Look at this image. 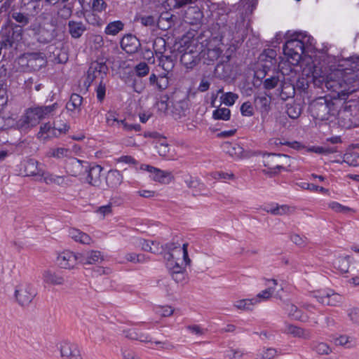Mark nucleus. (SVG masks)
Returning a JSON list of instances; mask_svg holds the SVG:
<instances>
[{"instance_id":"obj_1","label":"nucleus","mask_w":359,"mask_h":359,"mask_svg":"<svg viewBox=\"0 0 359 359\" xmlns=\"http://www.w3.org/2000/svg\"><path fill=\"white\" fill-rule=\"evenodd\" d=\"M359 71V57L351 56L338 59L337 65L331 66V73L326 80L314 79L315 86L322 88L323 85L330 90L339 94L346 90L348 84L358 76L355 72Z\"/></svg>"},{"instance_id":"obj_2","label":"nucleus","mask_w":359,"mask_h":359,"mask_svg":"<svg viewBox=\"0 0 359 359\" xmlns=\"http://www.w3.org/2000/svg\"><path fill=\"white\" fill-rule=\"evenodd\" d=\"M217 15L215 26L221 39L244 41L248 34V23L245 22L243 13L237 17V14L231 12L229 7L222 5L217 8Z\"/></svg>"},{"instance_id":"obj_3","label":"nucleus","mask_w":359,"mask_h":359,"mask_svg":"<svg viewBox=\"0 0 359 359\" xmlns=\"http://www.w3.org/2000/svg\"><path fill=\"white\" fill-rule=\"evenodd\" d=\"M309 111L315 119L328 120L331 116H335L338 109L334 102L326 97H320L309 104Z\"/></svg>"},{"instance_id":"obj_4","label":"nucleus","mask_w":359,"mask_h":359,"mask_svg":"<svg viewBox=\"0 0 359 359\" xmlns=\"http://www.w3.org/2000/svg\"><path fill=\"white\" fill-rule=\"evenodd\" d=\"M2 41L4 48H11L15 41L22 39V29L11 20H8L6 25L1 29Z\"/></svg>"},{"instance_id":"obj_5","label":"nucleus","mask_w":359,"mask_h":359,"mask_svg":"<svg viewBox=\"0 0 359 359\" xmlns=\"http://www.w3.org/2000/svg\"><path fill=\"white\" fill-rule=\"evenodd\" d=\"M283 49L284 55L291 59L293 64H297L305 52L303 42L297 37L295 34L292 39L286 41Z\"/></svg>"},{"instance_id":"obj_6","label":"nucleus","mask_w":359,"mask_h":359,"mask_svg":"<svg viewBox=\"0 0 359 359\" xmlns=\"http://www.w3.org/2000/svg\"><path fill=\"white\" fill-rule=\"evenodd\" d=\"M280 157H288L285 154H276L274 153H266L262 156V163L267 169L262 170V172L272 177L277 175L284 167L279 165L278 159Z\"/></svg>"},{"instance_id":"obj_7","label":"nucleus","mask_w":359,"mask_h":359,"mask_svg":"<svg viewBox=\"0 0 359 359\" xmlns=\"http://www.w3.org/2000/svg\"><path fill=\"white\" fill-rule=\"evenodd\" d=\"M188 245H189L187 243H184L181 245L178 242H171L168 243L164 245H161V248L163 249V250L168 252L166 254L168 255V257H166L167 259L171 258L175 259L176 255H182L185 266H189L190 265L191 261L188 255Z\"/></svg>"},{"instance_id":"obj_8","label":"nucleus","mask_w":359,"mask_h":359,"mask_svg":"<svg viewBox=\"0 0 359 359\" xmlns=\"http://www.w3.org/2000/svg\"><path fill=\"white\" fill-rule=\"evenodd\" d=\"M107 72L108 67L105 62H92L87 71L86 83H88V86H90L96 79H100V81H103L104 78L107 76Z\"/></svg>"},{"instance_id":"obj_9","label":"nucleus","mask_w":359,"mask_h":359,"mask_svg":"<svg viewBox=\"0 0 359 359\" xmlns=\"http://www.w3.org/2000/svg\"><path fill=\"white\" fill-rule=\"evenodd\" d=\"M180 53V62L187 69H193L201 60L200 53L193 46L183 48Z\"/></svg>"},{"instance_id":"obj_10","label":"nucleus","mask_w":359,"mask_h":359,"mask_svg":"<svg viewBox=\"0 0 359 359\" xmlns=\"http://www.w3.org/2000/svg\"><path fill=\"white\" fill-rule=\"evenodd\" d=\"M313 297L322 304L331 306H337L341 301V296L330 289L315 291Z\"/></svg>"},{"instance_id":"obj_11","label":"nucleus","mask_w":359,"mask_h":359,"mask_svg":"<svg viewBox=\"0 0 359 359\" xmlns=\"http://www.w3.org/2000/svg\"><path fill=\"white\" fill-rule=\"evenodd\" d=\"M36 295L35 289L30 285L20 286L15 291L16 300L22 306L29 305Z\"/></svg>"},{"instance_id":"obj_12","label":"nucleus","mask_w":359,"mask_h":359,"mask_svg":"<svg viewBox=\"0 0 359 359\" xmlns=\"http://www.w3.org/2000/svg\"><path fill=\"white\" fill-rule=\"evenodd\" d=\"M41 120L38 111L34 107L28 108L23 116L18 121V126L20 129L24 130L32 128L38 125Z\"/></svg>"},{"instance_id":"obj_13","label":"nucleus","mask_w":359,"mask_h":359,"mask_svg":"<svg viewBox=\"0 0 359 359\" xmlns=\"http://www.w3.org/2000/svg\"><path fill=\"white\" fill-rule=\"evenodd\" d=\"M141 169L150 172L153 180L160 183L169 184L174 179L170 171L163 170L149 165H142Z\"/></svg>"},{"instance_id":"obj_14","label":"nucleus","mask_w":359,"mask_h":359,"mask_svg":"<svg viewBox=\"0 0 359 359\" xmlns=\"http://www.w3.org/2000/svg\"><path fill=\"white\" fill-rule=\"evenodd\" d=\"M69 129V126L67 123L63 125V128L53 127L50 123H46L40 127V130L38 133L39 137L47 139L53 137H57L62 133H66Z\"/></svg>"},{"instance_id":"obj_15","label":"nucleus","mask_w":359,"mask_h":359,"mask_svg":"<svg viewBox=\"0 0 359 359\" xmlns=\"http://www.w3.org/2000/svg\"><path fill=\"white\" fill-rule=\"evenodd\" d=\"M85 173H87V182L94 187H98L101 184L100 175L103 168L100 165H90L88 162L84 163Z\"/></svg>"},{"instance_id":"obj_16","label":"nucleus","mask_w":359,"mask_h":359,"mask_svg":"<svg viewBox=\"0 0 359 359\" xmlns=\"http://www.w3.org/2000/svg\"><path fill=\"white\" fill-rule=\"evenodd\" d=\"M120 45L121 48L130 55L137 53L141 47L138 38L132 34L124 35L120 41Z\"/></svg>"},{"instance_id":"obj_17","label":"nucleus","mask_w":359,"mask_h":359,"mask_svg":"<svg viewBox=\"0 0 359 359\" xmlns=\"http://www.w3.org/2000/svg\"><path fill=\"white\" fill-rule=\"evenodd\" d=\"M79 262V254L75 255L71 251H65L60 254L57 258V264L63 269L73 268Z\"/></svg>"},{"instance_id":"obj_18","label":"nucleus","mask_w":359,"mask_h":359,"mask_svg":"<svg viewBox=\"0 0 359 359\" xmlns=\"http://www.w3.org/2000/svg\"><path fill=\"white\" fill-rule=\"evenodd\" d=\"M60 353L62 357L67 359H83L78 345L69 341H63L61 344Z\"/></svg>"},{"instance_id":"obj_19","label":"nucleus","mask_w":359,"mask_h":359,"mask_svg":"<svg viewBox=\"0 0 359 359\" xmlns=\"http://www.w3.org/2000/svg\"><path fill=\"white\" fill-rule=\"evenodd\" d=\"M149 85L154 90L163 91L169 86V78L165 73L159 74L158 76L152 73L149 78Z\"/></svg>"},{"instance_id":"obj_20","label":"nucleus","mask_w":359,"mask_h":359,"mask_svg":"<svg viewBox=\"0 0 359 359\" xmlns=\"http://www.w3.org/2000/svg\"><path fill=\"white\" fill-rule=\"evenodd\" d=\"M86 162V161H81L76 158H71L66 165L67 172L74 177L85 174L86 167L84 166V163Z\"/></svg>"},{"instance_id":"obj_21","label":"nucleus","mask_w":359,"mask_h":359,"mask_svg":"<svg viewBox=\"0 0 359 359\" xmlns=\"http://www.w3.org/2000/svg\"><path fill=\"white\" fill-rule=\"evenodd\" d=\"M24 172L26 176H39L42 177L44 175L41 165L33 158L28 159L24 164Z\"/></svg>"},{"instance_id":"obj_22","label":"nucleus","mask_w":359,"mask_h":359,"mask_svg":"<svg viewBox=\"0 0 359 359\" xmlns=\"http://www.w3.org/2000/svg\"><path fill=\"white\" fill-rule=\"evenodd\" d=\"M271 98L267 95H257L255 97V107L261 114L262 117L267 116L271 109Z\"/></svg>"},{"instance_id":"obj_23","label":"nucleus","mask_w":359,"mask_h":359,"mask_svg":"<svg viewBox=\"0 0 359 359\" xmlns=\"http://www.w3.org/2000/svg\"><path fill=\"white\" fill-rule=\"evenodd\" d=\"M27 66L31 67L34 71L39 70L42 67L45 66L46 60L44 55L40 52H34L27 54Z\"/></svg>"},{"instance_id":"obj_24","label":"nucleus","mask_w":359,"mask_h":359,"mask_svg":"<svg viewBox=\"0 0 359 359\" xmlns=\"http://www.w3.org/2000/svg\"><path fill=\"white\" fill-rule=\"evenodd\" d=\"M283 309L290 318L296 320L306 321V316L303 314L302 310L296 305L290 302H285Z\"/></svg>"},{"instance_id":"obj_25","label":"nucleus","mask_w":359,"mask_h":359,"mask_svg":"<svg viewBox=\"0 0 359 359\" xmlns=\"http://www.w3.org/2000/svg\"><path fill=\"white\" fill-rule=\"evenodd\" d=\"M69 33L73 39L80 38L86 31V27L82 22L69 20L67 24Z\"/></svg>"},{"instance_id":"obj_26","label":"nucleus","mask_w":359,"mask_h":359,"mask_svg":"<svg viewBox=\"0 0 359 359\" xmlns=\"http://www.w3.org/2000/svg\"><path fill=\"white\" fill-rule=\"evenodd\" d=\"M184 17L190 24H198L203 18V13L198 6H189L185 11Z\"/></svg>"},{"instance_id":"obj_27","label":"nucleus","mask_w":359,"mask_h":359,"mask_svg":"<svg viewBox=\"0 0 359 359\" xmlns=\"http://www.w3.org/2000/svg\"><path fill=\"white\" fill-rule=\"evenodd\" d=\"M102 259L101 252L97 250H92L86 255L79 254V262L83 265L96 264L99 260Z\"/></svg>"},{"instance_id":"obj_28","label":"nucleus","mask_w":359,"mask_h":359,"mask_svg":"<svg viewBox=\"0 0 359 359\" xmlns=\"http://www.w3.org/2000/svg\"><path fill=\"white\" fill-rule=\"evenodd\" d=\"M59 107L60 105L57 102H55L53 104L48 106L36 107L41 120L53 116Z\"/></svg>"},{"instance_id":"obj_29","label":"nucleus","mask_w":359,"mask_h":359,"mask_svg":"<svg viewBox=\"0 0 359 359\" xmlns=\"http://www.w3.org/2000/svg\"><path fill=\"white\" fill-rule=\"evenodd\" d=\"M106 180L109 187L116 188L121 184L123 175L121 172L117 170H111L108 172Z\"/></svg>"},{"instance_id":"obj_30","label":"nucleus","mask_w":359,"mask_h":359,"mask_svg":"<svg viewBox=\"0 0 359 359\" xmlns=\"http://www.w3.org/2000/svg\"><path fill=\"white\" fill-rule=\"evenodd\" d=\"M83 97L77 93H72L69 102L66 104V109L69 111L73 112L77 111L78 112H80Z\"/></svg>"},{"instance_id":"obj_31","label":"nucleus","mask_w":359,"mask_h":359,"mask_svg":"<svg viewBox=\"0 0 359 359\" xmlns=\"http://www.w3.org/2000/svg\"><path fill=\"white\" fill-rule=\"evenodd\" d=\"M123 333L125 334V337L132 340H137L141 342H149L151 341L149 339V337L142 332H139L138 330L135 328H131L127 330H124Z\"/></svg>"},{"instance_id":"obj_32","label":"nucleus","mask_w":359,"mask_h":359,"mask_svg":"<svg viewBox=\"0 0 359 359\" xmlns=\"http://www.w3.org/2000/svg\"><path fill=\"white\" fill-rule=\"evenodd\" d=\"M125 83L137 93H142L145 88V84L142 82L141 78L128 76L126 79Z\"/></svg>"},{"instance_id":"obj_33","label":"nucleus","mask_w":359,"mask_h":359,"mask_svg":"<svg viewBox=\"0 0 359 359\" xmlns=\"http://www.w3.org/2000/svg\"><path fill=\"white\" fill-rule=\"evenodd\" d=\"M69 236L73 238L75 241L79 242L82 244H90L91 242V238L87 233L81 231L79 229H72L69 231Z\"/></svg>"},{"instance_id":"obj_34","label":"nucleus","mask_w":359,"mask_h":359,"mask_svg":"<svg viewBox=\"0 0 359 359\" xmlns=\"http://www.w3.org/2000/svg\"><path fill=\"white\" fill-rule=\"evenodd\" d=\"M287 332L295 337L304 339H309L311 338V332L309 330L293 325H287Z\"/></svg>"},{"instance_id":"obj_35","label":"nucleus","mask_w":359,"mask_h":359,"mask_svg":"<svg viewBox=\"0 0 359 359\" xmlns=\"http://www.w3.org/2000/svg\"><path fill=\"white\" fill-rule=\"evenodd\" d=\"M124 24L121 20H115L109 22L105 27L104 33L107 35L115 36L122 31Z\"/></svg>"},{"instance_id":"obj_36","label":"nucleus","mask_w":359,"mask_h":359,"mask_svg":"<svg viewBox=\"0 0 359 359\" xmlns=\"http://www.w3.org/2000/svg\"><path fill=\"white\" fill-rule=\"evenodd\" d=\"M43 280L46 283L52 285H62L65 282L62 276L50 271L44 272Z\"/></svg>"},{"instance_id":"obj_37","label":"nucleus","mask_w":359,"mask_h":359,"mask_svg":"<svg viewBox=\"0 0 359 359\" xmlns=\"http://www.w3.org/2000/svg\"><path fill=\"white\" fill-rule=\"evenodd\" d=\"M295 93V88L293 85L288 83H284L281 86L280 97L282 100H286L292 97Z\"/></svg>"},{"instance_id":"obj_38","label":"nucleus","mask_w":359,"mask_h":359,"mask_svg":"<svg viewBox=\"0 0 359 359\" xmlns=\"http://www.w3.org/2000/svg\"><path fill=\"white\" fill-rule=\"evenodd\" d=\"M311 348L319 355H328L332 352L330 346L324 342L313 341L311 344Z\"/></svg>"},{"instance_id":"obj_39","label":"nucleus","mask_w":359,"mask_h":359,"mask_svg":"<svg viewBox=\"0 0 359 359\" xmlns=\"http://www.w3.org/2000/svg\"><path fill=\"white\" fill-rule=\"evenodd\" d=\"M257 299H240L234 303L235 307L241 310H252V306L257 304Z\"/></svg>"},{"instance_id":"obj_40","label":"nucleus","mask_w":359,"mask_h":359,"mask_svg":"<svg viewBox=\"0 0 359 359\" xmlns=\"http://www.w3.org/2000/svg\"><path fill=\"white\" fill-rule=\"evenodd\" d=\"M139 245L141 246L142 250L146 252H150L151 253H158V248L157 245L158 243L140 238L139 239Z\"/></svg>"},{"instance_id":"obj_41","label":"nucleus","mask_w":359,"mask_h":359,"mask_svg":"<svg viewBox=\"0 0 359 359\" xmlns=\"http://www.w3.org/2000/svg\"><path fill=\"white\" fill-rule=\"evenodd\" d=\"M42 177L46 184L54 183L60 186L65 184V177L63 176H59L44 172V175H42Z\"/></svg>"},{"instance_id":"obj_42","label":"nucleus","mask_w":359,"mask_h":359,"mask_svg":"<svg viewBox=\"0 0 359 359\" xmlns=\"http://www.w3.org/2000/svg\"><path fill=\"white\" fill-rule=\"evenodd\" d=\"M334 264L341 273H347L349 269V257H339L334 260Z\"/></svg>"},{"instance_id":"obj_43","label":"nucleus","mask_w":359,"mask_h":359,"mask_svg":"<svg viewBox=\"0 0 359 359\" xmlns=\"http://www.w3.org/2000/svg\"><path fill=\"white\" fill-rule=\"evenodd\" d=\"M212 117L215 120L228 121L231 117V111L228 108H218L213 111Z\"/></svg>"},{"instance_id":"obj_44","label":"nucleus","mask_w":359,"mask_h":359,"mask_svg":"<svg viewBox=\"0 0 359 359\" xmlns=\"http://www.w3.org/2000/svg\"><path fill=\"white\" fill-rule=\"evenodd\" d=\"M135 73L138 78H142L149 74L150 67L145 62H141L134 67Z\"/></svg>"},{"instance_id":"obj_45","label":"nucleus","mask_w":359,"mask_h":359,"mask_svg":"<svg viewBox=\"0 0 359 359\" xmlns=\"http://www.w3.org/2000/svg\"><path fill=\"white\" fill-rule=\"evenodd\" d=\"M302 113V107L300 104L293 103L287 104V114L291 118H297Z\"/></svg>"},{"instance_id":"obj_46","label":"nucleus","mask_w":359,"mask_h":359,"mask_svg":"<svg viewBox=\"0 0 359 359\" xmlns=\"http://www.w3.org/2000/svg\"><path fill=\"white\" fill-rule=\"evenodd\" d=\"M48 154L49 156L56 158H62L69 156L71 154V151L69 149L67 148L57 147L50 149Z\"/></svg>"},{"instance_id":"obj_47","label":"nucleus","mask_w":359,"mask_h":359,"mask_svg":"<svg viewBox=\"0 0 359 359\" xmlns=\"http://www.w3.org/2000/svg\"><path fill=\"white\" fill-rule=\"evenodd\" d=\"M11 18L20 24L18 25V26H20L21 29H22V27L27 25L29 22L28 16L20 12L12 13Z\"/></svg>"},{"instance_id":"obj_48","label":"nucleus","mask_w":359,"mask_h":359,"mask_svg":"<svg viewBox=\"0 0 359 359\" xmlns=\"http://www.w3.org/2000/svg\"><path fill=\"white\" fill-rule=\"evenodd\" d=\"M167 267L170 271V273L172 272L186 271L184 266L180 264L175 259H168Z\"/></svg>"},{"instance_id":"obj_49","label":"nucleus","mask_w":359,"mask_h":359,"mask_svg":"<svg viewBox=\"0 0 359 359\" xmlns=\"http://www.w3.org/2000/svg\"><path fill=\"white\" fill-rule=\"evenodd\" d=\"M238 98V95L231 92L226 93L221 97L222 103L226 106L233 105Z\"/></svg>"},{"instance_id":"obj_50","label":"nucleus","mask_w":359,"mask_h":359,"mask_svg":"<svg viewBox=\"0 0 359 359\" xmlns=\"http://www.w3.org/2000/svg\"><path fill=\"white\" fill-rule=\"evenodd\" d=\"M280 81L278 76H271L263 81V86L266 90H271L276 87Z\"/></svg>"},{"instance_id":"obj_51","label":"nucleus","mask_w":359,"mask_h":359,"mask_svg":"<svg viewBox=\"0 0 359 359\" xmlns=\"http://www.w3.org/2000/svg\"><path fill=\"white\" fill-rule=\"evenodd\" d=\"M125 258L127 261L133 263H142L147 261V258L144 255L133 252L126 254Z\"/></svg>"},{"instance_id":"obj_52","label":"nucleus","mask_w":359,"mask_h":359,"mask_svg":"<svg viewBox=\"0 0 359 359\" xmlns=\"http://www.w3.org/2000/svg\"><path fill=\"white\" fill-rule=\"evenodd\" d=\"M334 342L337 346H343L346 348H351L353 346L350 337L346 335H341L334 339Z\"/></svg>"},{"instance_id":"obj_53","label":"nucleus","mask_w":359,"mask_h":359,"mask_svg":"<svg viewBox=\"0 0 359 359\" xmlns=\"http://www.w3.org/2000/svg\"><path fill=\"white\" fill-rule=\"evenodd\" d=\"M295 35L299 39H300L302 42H303L304 50L306 49V48L312 46L313 39L311 36H309L306 34L302 32H295Z\"/></svg>"},{"instance_id":"obj_54","label":"nucleus","mask_w":359,"mask_h":359,"mask_svg":"<svg viewBox=\"0 0 359 359\" xmlns=\"http://www.w3.org/2000/svg\"><path fill=\"white\" fill-rule=\"evenodd\" d=\"M135 20L145 27L154 26L155 24V19L152 15H140L136 17Z\"/></svg>"},{"instance_id":"obj_55","label":"nucleus","mask_w":359,"mask_h":359,"mask_svg":"<svg viewBox=\"0 0 359 359\" xmlns=\"http://www.w3.org/2000/svg\"><path fill=\"white\" fill-rule=\"evenodd\" d=\"M290 207L287 205H276V208H271L267 210V212H270L274 215H283L288 212Z\"/></svg>"},{"instance_id":"obj_56","label":"nucleus","mask_w":359,"mask_h":359,"mask_svg":"<svg viewBox=\"0 0 359 359\" xmlns=\"http://www.w3.org/2000/svg\"><path fill=\"white\" fill-rule=\"evenodd\" d=\"M241 113L245 116H252L254 114L252 104L250 102H245L241 107Z\"/></svg>"},{"instance_id":"obj_57","label":"nucleus","mask_w":359,"mask_h":359,"mask_svg":"<svg viewBox=\"0 0 359 359\" xmlns=\"http://www.w3.org/2000/svg\"><path fill=\"white\" fill-rule=\"evenodd\" d=\"M224 148L226 149V153L229 154L231 156L239 155L242 153L241 147L238 146V147L236 148L235 145L229 142H226L224 144Z\"/></svg>"},{"instance_id":"obj_58","label":"nucleus","mask_w":359,"mask_h":359,"mask_svg":"<svg viewBox=\"0 0 359 359\" xmlns=\"http://www.w3.org/2000/svg\"><path fill=\"white\" fill-rule=\"evenodd\" d=\"M266 72L264 69H259L255 72L253 79V85L259 86L262 82V79L266 76Z\"/></svg>"},{"instance_id":"obj_59","label":"nucleus","mask_w":359,"mask_h":359,"mask_svg":"<svg viewBox=\"0 0 359 359\" xmlns=\"http://www.w3.org/2000/svg\"><path fill=\"white\" fill-rule=\"evenodd\" d=\"M105 93H106L105 83H103V81H100L97 88H96L97 98L99 102H102V100L104 99Z\"/></svg>"},{"instance_id":"obj_60","label":"nucleus","mask_w":359,"mask_h":359,"mask_svg":"<svg viewBox=\"0 0 359 359\" xmlns=\"http://www.w3.org/2000/svg\"><path fill=\"white\" fill-rule=\"evenodd\" d=\"M330 207L337 212L346 213L350 212L351 209L347 206L342 205L337 202H332L330 204Z\"/></svg>"},{"instance_id":"obj_61","label":"nucleus","mask_w":359,"mask_h":359,"mask_svg":"<svg viewBox=\"0 0 359 359\" xmlns=\"http://www.w3.org/2000/svg\"><path fill=\"white\" fill-rule=\"evenodd\" d=\"M8 102L7 89L4 84L0 83V107H4Z\"/></svg>"},{"instance_id":"obj_62","label":"nucleus","mask_w":359,"mask_h":359,"mask_svg":"<svg viewBox=\"0 0 359 359\" xmlns=\"http://www.w3.org/2000/svg\"><path fill=\"white\" fill-rule=\"evenodd\" d=\"M107 4L104 0H93L92 8L97 12H102L105 10Z\"/></svg>"},{"instance_id":"obj_63","label":"nucleus","mask_w":359,"mask_h":359,"mask_svg":"<svg viewBox=\"0 0 359 359\" xmlns=\"http://www.w3.org/2000/svg\"><path fill=\"white\" fill-rule=\"evenodd\" d=\"M222 53V51L219 48H215L212 49H208L207 50V56L208 58L210 59V61H215L217 60L220 55Z\"/></svg>"},{"instance_id":"obj_64","label":"nucleus","mask_w":359,"mask_h":359,"mask_svg":"<svg viewBox=\"0 0 359 359\" xmlns=\"http://www.w3.org/2000/svg\"><path fill=\"white\" fill-rule=\"evenodd\" d=\"M243 354L240 349H229L226 351L225 356L229 359H238L242 357Z\"/></svg>"}]
</instances>
